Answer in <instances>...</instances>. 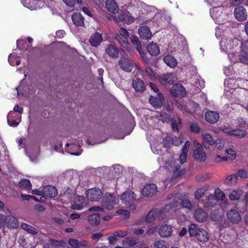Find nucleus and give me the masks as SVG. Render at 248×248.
I'll return each mask as SVG.
<instances>
[{
  "instance_id": "f257e3e1",
  "label": "nucleus",
  "mask_w": 248,
  "mask_h": 248,
  "mask_svg": "<svg viewBox=\"0 0 248 248\" xmlns=\"http://www.w3.org/2000/svg\"><path fill=\"white\" fill-rule=\"evenodd\" d=\"M168 199H173L171 204L173 207H176L179 204L183 208L190 209L192 205L186 194H170L168 196Z\"/></svg>"
},
{
  "instance_id": "f03ea898",
  "label": "nucleus",
  "mask_w": 248,
  "mask_h": 248,
  "mask_svg": "<svg viewBox=\"0 0 248 248\" xmlns=\"http://www.w3.org/2000/svg\"><path fill=\"white\" fill-rule=\"evenodd\" d=\"M188 232L190 237H194L201 242H206L209 239L207 232L195 224H190L188 226Z\"/></svg>"
},
{
  "instance_id": "7ed1b4c3",
  "label": "nucleus",
  "mask_w": 248,
  "mask_h": 248,
  "mask_svg": "<svg viewBox=\"0 0 248 248\" xmlns=\"http://www.w3.org/2000/svg\"><path fill=\"white\" fill-rule=\"evenodd\" d=\"M129 36V32L124 28H121L119 33L116 34L115 38L121 46V49H128L130 48V44L128 42V38Z\"/></svg>"
},
{
  "instance_id": "20e7f679",
  "label": "nucleus",
  "mask_w": 248,
  "mask_h": 248,
  "mask_svg": "<svg viewBox=\"0 0 248 248\" xmlns=\"http://www.w3.org/2000/svg\"><path fill=\"white\" fill-rule=\"evenodd\" d=\"M102 205L108 210H111L116 204L114 194L106 193L102 197Z\"/></svg>"
},
{
  "instance_id": "39448f33",
  "label": "nucleus",
  "mask_w": 248,
  "mask_h": 248,
  "mask_svg": "<svg viewBox=\"0 0 248 248\" xmlns=\"http://www.w3.org/2000/svg\"><path fill=\"white\" fill-rule=\"evenodd\" d=\"M226 215L228 220L232 223L237 224L241 221V215L235 209L229 210Z\"/></svg>"
},
{
  "instance_id": "423d86ee",
  "label": "nucleus",
  "mask_w": 248,
  "mask_h": 248,
  "mask_svg": "<svg viewBox=\"0 0 248 248\" xmlns=\"http://www.w3.org/2000/svg\"><path fill=\"white\" fill-rule=\"evenodd\" d=\"M195 149L193 151L194 158L200 161H204L206 159V155L203 152L202 146L196 141H194Z\"/></svg>"
},
{
  "instance_id": "0eeeda50",
  "label": "nucleus",
  "mask_w": 248,
  "mask_h": 248,
  "mask_svg": "<svg viewBox=\"0 0 248 248\" xmlns=\"http://www.w3.org/2000/svg\"><path fill=\"white\" fill-rule=\"evenodd\" d=\"M177 78L173 73H168L160 76L159 80L162 85H165L167 83L172 85L177 81Z\"/></svg>"
},
{
  "instance_id": "6e6552de",
  "label": "nucleus",
  "mask_w": 248,
  "mask_h": 248,
  "mask_svg": "<svg viewBox=\"0 0 248 248\" xmlns=\"http://www.w3.org/2000/svg\"><path fill=\"white\" fill-rule=\"evenodd\" d=\"M121 68L126 72H130L133 69L134 65L132 61L124 57L121 58L118 62Z\"/></svg>"
},
{
  "instance_id": "1a4fd4ad",
  "label": "nucleus",
  "mask_w": 248,
  "mask_h": 248,
  "mask_svg": "<svg viewBox=\"0 0 248 248\" xmlns=\"http://www.w3.org/2000/svg\"><path fill=\"white\" fill-rule=\"evenodd\" d=\"M86 195L91 201H97L102 196V192L98 188H91L87 190Z\"/></svg>"
},
{
  "instance_id": "9d476101",
  "label": "nucleus",
  "mask_w": 248,
  "mask_h": 248,
  "mask_svg": "<svg viewBox=\"0 0 248 248\" xmlns=\"http://www.w3.org/2000/svg\"><path fill=\"white\" fill-rule=\"evenodd\" d=\"M234 14L236 19L239 21H245L247 18V13L246 9L242 6L235 8Z\"/></svg>"
},
{
  "instance_id": "9b49d317",
  "label": "nucleus",
  "mask_w": 248,
  "mask_h": 248,
  "mask_svg": "<svg viewBox=\"0 0 248 248\" xmlns=\"http://www.w3.org/2000/svg\"><path fill=\"white\" fill-rule=\"evenodd\" d=\"M164 97L160 93H158L156 96H151L149 98L150 104L156 108H161L163 105Z\"/></svg>"
},
{
  "instance_id": "f8f14e48",
  "label": "nucleus",
  "mask_w": 248,
  "mask_h": 248,
  "mask_svg": "<svg viewBox=\"0 0 248 248\" xmlns=\"http://www.w3.org/2000/svg\"><path fill=\"white\" fill-rule=\"evenodd\" d=\"M161 216V218H163L164 213L162 211L158 210L156 208H153L147 215L145 221L147 223H150L155 220L156 218Z\"/></svg>"
},
{
  "instance_id": "ddd939ff",
  "label": "nucleus",
  "mask_w": 248,
  "mask_h": 248,
  "mask_svg": "<svg viewBox=\"0 0 248 248\" xmlns=\"http://www.w3.org/2000/svg\"><path fill=\"white\" fill-rule=\"evenodd\" d=\"M157 192V187L154 184H150L146 185L142 189V194L146 197H152Z\"/></svg>"
},
{
  "instance_id": "4468645a",
  "label": "nucleus",
  "mask_w": 248,
  "mask_h": 248,
  "mask_svg": "<svg viewBox=\"0 0 248 248\" xmlns=\"http://www.w3.org/2000/svg\"><path fill=\"white\" fill-rule=\"evenodd\" d=\"M219 114L216 111H207L205 114V119L208 123L211 124H215L218 121Z\"/></svg>"
},
{
  "instance_id": "2eb2a0df",
  "label": "nucleus",
  "mask_w": 248,
  "mask_h": 248,
  "mask_svg": "<svg viewBox=\"0 0 248 248\" xmlns=\"http://www.w3.org/2000/svg\"><path fill=\"white\" fill-rule=\"evenodd\" d=\"M170 93L174 96L183 97L186 93V90L180 84H175L170 90Z\"/></svg>"
},
{
  "instance_id": "dca6fc26",
  "label": "nucleus",
  "mask_w": 248,
  "mask_h": 248,
  "mask_svg": "<svg viewBox=\"0 0 248 248\" xmlns=\"http://www.w3.org/2000/svg\"><path fill=\"white\" fill-rule=\"evenodd\" d=\"M172 232V229L171 227L167 224L161 225L158 230L159 235L163 238L171 236Z\"/></svg>"
},
{
  "instance_id": "f3484780",
  "label": "nucleus",
  "mask_w": 248,
  "mask_h": 248,
  "mask_svg": "<svg viewBox=\"0 0 248 248\" xmlns=\"http://www.w3.org/2000/svg\"><path fill=\"white\" fill-rule=\"evenodd\" d=\"M117 19L122 22L126 23H131L134 22V18L131 16V14L127 11H121L117 16Z\"/></svg>"
},
{
  "instance_id": "a211bd4d",
  "label": "nucleus",
  "mask_w": 248,
  "mask_h": 248,
  "mask_svg": "<svg viewBox=\"0 0 248 248\" xmlns=\"http://www.w3.org/2000/svg\"><path fill=\"white\" fill-rule=\"evenodd\" d=\"M102 41L103 37L101 34L96 31L93 33L89 39L91 45L93 47L99 46Z\"/></svg>"
},
{
  "instance_id": "6ab92c4d",
  "label": "nucleus",
  "mask_w": 248,
  "mask_h": 248,
  "mask_svg": "<svg viewBox=\"0 0 248 248\" xmlns=\"http://www.w3.org/2000/svg\"><path fill=\"white\" fill-rule=\"evenodd\" d=\"M194 216L197 221L203 222L207 218V213L202 208H199L195 210Z\"/></svg>"
},
{
  "instance_id": "aec40b11",
  "label": "nucleus",
  "mask_w": 248,
  "mask_h": 248,
  "mask_svg": "<svg viewBox=\"0 0 248 248\" xmlns=\"http://www.w3.org/2000/svg\"><path fill=\"white\" fill-rule=\"evenodd\" d=\"M132 86L136 92L140 93H143L145 89L143 81L139 78L133 79Z\"/></svg>"
},
{
  "instance_id": "412c9836",
  "label": "nucleus",
  "mask_w": 248,
  "mask_h": 248,
  "mask_svg": "<svg viewBox=\"0 0 248 248\" xmlns=\"http://www.w3.org/2000/svg\"><path fill=\"white\" fill-rule=\"evenodd\" d=\"M202 138L203 140V146L206 148L207 144L214 145L220 143V140H214L212 137L207 133H204L202 135Z\"/></svg>"
},
{
  "instance_id": "4be33fe9",
  "label": "nucleus",
  "mask_w": 248,
  "mask_h": 248,
  "mask_svg": "<svg viewBox=\"0 0 248 248\" xmlns=\"http://www.w3.org/2000/svg\"><path fill=\"white\" fill-rule=\"evenodd\" d=\"M138 32L140 37L145 40H149L152 37V32L147 26H141L138 29Z\"/></svg>"
},
{
  "instance_id": "5701e85b",
  "label": "nucleus",
  "mask_w": 248,
  "mask_h": 248,
  "mask_svg": "<svg viewBox=\"0 0 248 248\" xmlns=\"http://www.w3.org/2000/svg\"><path fill=\"white\" fill-rule=\"evenodd\" d=\"M68 244L73 248H80L81 247H86L88 245V242L86 240L72 238L69 239Z\"/></svg>"
},
{
  "instance_id": "b1692460",
  "label": "nucleus",
  "mask_w": 248,
  "mask_h": 248,
  "mask_svg": "<svg viewBox=\"0 0 248 248\" xmlns=\"http://www.w3.org/2000/svg\"><path fill=\"white\" fill-rule=\"evenodd\" d=\"M57 194V189L54 186H46L43 188V195L50 198H54Z\"/></svg>"
},
{
  "instance_id": "393cba45",
  "label": "nucleus",
  "mask_w": 248,
  "mask_h": 248,
  "mask_svg": "<svg viewBox=\"0 0 248 248\" xmlns=\"http://www.w3.org/2000/svg\"><path fill=\"white\" fill-rule=\"evenodd\" d=\"M84 197L80 196H76L75 198V204L73 206V208L78 210H81L86 205Z\"/></svg>"
},
{
  "instance_id": "a878e982",
  "label": "nucleus",
  "mask_w": 248,
  "mask_h": 248,
  "mask_svg": "<svg viewBox=\"0 0 248 248\" xmlns=\"http://www.w3.org/2000/svg\"><path fill=\"white\" fill-rule=\"evenodd\" d=\"M147 49L148 52L153 56H156L160 53L159 46L154 42H150L147 46Z\"/></svg>"
},
{
  "instance_id": "bb28decb",
  "label": "nucleus",
  "mask_w": 248,
  "mask_h": 248,
  "mask_svg": "<svg viewBox=\"0 0 248 248\" xmlns=\"http://www.w3.org/2000/svg\"><path fill=\"white\" fill-rule=\"evenodd\" d=\"M106 7L108 11L111 13H117L119 10V7L115 0H107L106 2Z\"/></svg>"
},
{
  "instance_id": "cd10ccee",
  "label": "nucleus",
  "mask_w": 248,
  "mask_h": 248,
  "mask_svg": "<svg viewBox=\"0 0 248 248\" xmlns=\"http://www.w3.org/2000/svg\"><path fill=\"white\" fill-rule=\"evenodd\" d=\"M134 199V193L132 192L123 193L121 196V200L124 203H129Z\"/></svg>"
},
{
  "instance_id": "c85d7f7f",
  "label": "nucleus",
  "mask_w": 248,
  "mask_h": 248,
  "mask_svg": "<svg viewBox=\"0 0 248 248\" xmlns=\"http://www.w3.org/2000/svg\"><path fill=\"white\" fill-rule=\"evenodd\" d=\"M100 216L99 214H93L88 217V221L91 225L96 226L100 224Z\"/></svg>"
},
{
  "instance_id": "c756f323",
  "label": "nucleus",
  "mask_w": 248,
  "mask_h": 248,
  "mask_svg": "<svg viewBox=\"0 0 248 248\" xmlns=\"http://www.w3.org/2000/svg\"><path fill=\"white\" fill-rule=\"evenodd\" d=\"M73 22L77 26H82L84 25V19L79 13H75L72 16Z\"/></svg>"
},
{
  "instance_id": "7c9ffc66",
  "label": "nucleus",
  "mask_w": 248,
  "mask_h": 248,
  "mask_svg": "<svg viewBox=\"0 0 248 248\" xmlns=\"http://www.w3.org/2000/svg\"><path fill=\"white\" fill-rule=\"evenodd\" d=\"M6 223L9 228H16L18 226V221L13 216H8L6 217Z\"/></svg>"
},
{
  "instance_id": "2f4dec72",
  "label": "nucleus",
  "mask_w": 248,
  "mask_h": 248,
  "mask_svg": "<svg viewBox=\"0 0 248 248\" xmlns=\"http://www.w3.org/2000/svg\"><path fill=\"white\" fill-rule=\"evenodd\" d=\"M165 63L170 67H175L177 65V61L174 57L168 55L164 57Z\"/></svg>"
},
{
  "instance_id": "473e14b6",
  "label": "nucleus",
  "mask_w": 248,
  "mask_h": 248,
  "mask_svg": "<svg viewBox=\"0 0 248 248\" xmlns=\"http://www.w3.org/2000/svg\"><path fill=\"white\" fill-rule=\"evenodd\" d=\"M21 228L32 235H35L38 233V230L29 224L23 223L20 225Z\"/></svg>"
},
{
  "instance_id": "72a5a7b5",
  "label": "nucleus",
  "mask_w": 248,
  "mask_h": 248,
  "mask_svg": "<svg viewBox=\"0 0 248 248\" xmlns=\"http://www.w3.org/2000/svg\"><path fill=\"white\" fill-rule=\"evenodd\" d=\"M162 144L163 146L168 149L172 145H175L176 146L178 145V143L176 144L173 141V139L170 136H166L164 137L162 140Z\"/></svg>"
},
{
  "instance_id": "f704fd0d",
  "label": "nucleus",
  "mask_w": 248,
  "mask_h": 248,
  "mask_svg": "<svg viewBox=\"0 0 248 248\" xmlns=\"http://www.w3.org/2000/svg\"><path fill=\"white\" fill-rule=\"evenodd\" d=\"M106 52L110 57H116L118 55V51L117 49L112 45H109L106 48Z\"/></svg>"
},
{
  "instance_id": "c9c22d12",
  "label": "nucleus",
  "mask_w": 248,
  "mask_h": 248,
  "mask_svg": "<svg viewBox=\"0 0 248 248\" xmlns=\"http://www.w3.org/2000/svg\"><path fill=\"white\" fill-rule=\"evenodd\" d=\"M247 132L245 130L241 129L232 130L231 136H234L238 138H242L246 136Z\"/></svg>"
},
{
  "instance_id": "e433bc0d",
  "label": "nucleus",
  "mask_w": 248,
  "mask_h": 248,
  "mask_svg": "<svg viewBox=\"0 0 248 248\" xmlns=\"http://www.w3.org/2000/svg\"><path fill=\"white\" fill-rule=\"evenodd\" d=\"M19 186L22 189L30 190L31 188V182L28 179H23L19 183Z\"/></svg>"
},
{
  "instance_id": "4c0bfd02",
  "label": "nucleus",
  "mask_w": 248,
  "mask_h": 248,
  "mask_svg": "<svg viewBox=\"0 0 248 248\" xmlns=\"http://www.w3.org/2000/svg\"><path fill=\"white\" fill-rule=\"evenodd\" d=\"M237 175L232 174L229 175L224 180L225 183L229 185H234L237 182Z\"/></svg>"
},
{
  "instance_id": "58836bf2",
  "label": "nucleus",
  "mask_w": 248,
  "mask_h": 248,
  "mask_svg": "<svg viewBox=\"0 0 248 248\" xmlns=\"http://www.w3.org/2000/svg\"><path fill=\"white\" fill-rule=\"evenodd\" d=\"M130 39L131 43L136 46V49L138 50L141 48V44L138 37L136 35L131 36Z\"/></svg>"
},
{
  "instance_id": "ea45409f",
  "label": "nucleus",
  "mask_w": 248,
  "mask_h": 248,
  "mask_svg": "<svg viewBox=\"0 0 248 248\" xmlns=\"http://www.w3.org/2000/svg\"><path fill=\"white\" fill-rule=\"evenodd\" d=\"M139 241L133 237H127L123 242L124 245H127L129 246H133L137 244Z\"/></svg>"
},
{
  "instance_id": "a19ab883",
  "label": "nucleus",
  "mask_w": 248,
  "mask_h": 248,
  "mask_svg": "<svg viewBox=\"0 0 248 248\" xmlns=\"http://www.w3.org/2000/svg\"><path fill=\"white\" fill-rule=\"evenodd\" d=\"M242 195L241 191H232L229 195V198L232 201L238 200Z\"/></svg>"
},
{
  "instance_id": "79ce46f5",
  "label": "nucleus",
  "mask_w": 248,
  "mask_h": 248,
  "mask_svg": "<svg viewBox=\"0 0 248 248\" xmlns=\"http://www.w3.org/2000/svg\"><path fill=\"white\" fill-rule=\"evenodd\" d=\"M185 170L181 167H175V170L173 174V177H178L182 176L185 173Z\"/></svg>"
},
{
  "instance_id": "37998d69",
  "label": "nucleus",
  "mask_w": 248,
  "mask_h": 248,
  "mask_svg": "<svg viewBox=\"0 0 248 248\" xmlns=\"http://www.w3.org/2000/svg\"><path fill=\"white\" fill-rule=\"evenodd\" d=\"M206 191L205 188H202L197 189L195 192L194 198L196 200H199L202 197Z\"/></svg>"
},
{
  "instance_id": "c03bdc74",
  "label": "nucleus",
  "mask_w": 248,
  "mask_h": 248,
  "mask_svg": "<svg viewBox=\"0 0 248 248\" xmlns=\"http://www.w3.org/2000/svg\"><path fill=\"white\" fill-rule=\"evenodd\" d=\"M215 197L217 200H223L225 197L224 193L219 189H217L215 191Z\"/></svg>"
},
{
  "instance_id": "a18cd8bd",
  "label": "nucleus",
  "mask_w": 248,
  "mask_h": 248,
  "mask_svg": "<svg viewBox=\"0 0 248 248\" xmlns=\"http://www.w3.org/2000/svg\"><path fill=\"white\" fill-rule=\"evenodd\" d=\"M165 242L163 240L156 241L154 243V248H167Z\"/></svg>"
},
{
  "instance_id": "49530a36",
  "label": "nucleus",
  "mask_w": 248,
  "mask_h": 248,
  "mask_svg": "<svg viewBox=\"0 0 248 248\" xmlns=\"http://www.w3.org/2000/svg\"><path fill=\"white\" fill-rule=\"evenodd\" d=\"M140 54V58L142 59V60L146 63H148L150 62L149 59L147 58L146 56V53L142 51V49L140 48L137 50Z\"/></svg>"
},
{
  "instance_id": "de8ad7c7",
  "label": "nucleus",
  "mask_w": 248,
  "mask_h": 248,
  "mask_svg": "<svg viewBox=\"0 0 248 248\" xmlns=\"http://www.w3.org/2000/svg\"><path fill=\"white\" fill-rule=\"evenodd\" d=\"M190 128L191 132L198 133L200 131V127L197 123H190Z\"/></svg>"
},
{
  "instance_id": "09e8293b",
  "label": "nucleus",
  "mask_w": 248,
  "mask_h": 248,
  "mask_svg": "<svg viewBox=\"0 0 248 248\" xmlns=\"http://www.w3.org/2000/svg\"><path fill=\"white\" fill-rule=\"evenodd\" d=\"M129 232L127 231H122V230H118L115 231L113 232V234L114 236H119V237H124L128 235Z\"/></svg>"
},
{
  "instance_id": "8fccbe9b",
  "label": "nucleus",
  "mask_w": 248,
  "mask_h": 248,
  "mask_svg": "<svg viewBox=\"0 0 248 248\" xmlns=\"http://www.w3.org/2000/svg\"><path fill=\"white\" fill-rule=\"evenodd\" d=\"M239 61L245 64H248V55L246 53L239 56Z\"/></svg>"
},
{
  "instance_id": "3c124183",
  "label": "nucleus",
  "mask_w": 248,
  "mask_h": 248,
  "mask_svg": "<svg viewBox=\"0 0 248 248\" xmlns=\"http://www.w3.org/2000/svg\"><path fill=\"white\" fill-rule=\"evenodd\" d=\"M117 213L119 214L124 215V217L125 219L128 218L130 216L129 212L126 210H119L117 211Z\"/></svg>"
},
{
  "instance_id": "603ef678",
  "label": "nucleus",
  "mask_w": 248,
  "mask_h": 248,
  "mask_svg": "<svg viewBox=\"0 0 248 248\" xmlns=\"http://www.w3.org/2000/svg\"><path fill=\"white\" fill-rule=\"evenodd\" d=\"M78 2H81V0H77ZM64 3L68 6L73 7L76 0H63Z\"/></svg>"
},
{
  "instance_id": "864d4df0",
  "label": "nucleus",
  "mask_w": 248,
  "mask_h": 248,
  "mask_svg": "<svg viewBox=\"0 0 248 248\" xmlns=\"http://www.w3.org/2000/svg\"><path fill=\"white\" fill-rule=\"evenodd\" d=\"M50 244L55 247H60L62 246L63 242L62 241H58L55 239H51L49 240Z\"/></svg>"
},
{
  "instance_id": "5fc2aeb1",
  "label": "nucleus",
  "mask_w": 248,
  "mask_h": 248,
  "mask_svg": "<svg viewBox=\"0 0 248 248\" xmlns=\"http://www.w3.org/2000/svg\"><path fill=\"white\" fill-rule=\"evenodd\" d=\"M226 153L228 155H230V158H231L232 159H234L235 158L236 155L235 154V151L232 149H227L226 150Z\"/></svg>"
},
{
  "instance_id": "6e6d98bb",
  "label": "nucleus",
  "mask_w": 248,
  "mask_h": 248,
  "mask_svg": "<svg viewBox=\"0 0 248 248\" xmlns=\"http://www.w3.org/2000/svg\"><path fill=\"white\" fill-rule=\"evenodd\" d=\"M190 145V143L189 141L187 140L185 142V145L182 149V152L183 153H186L188 152L189 146Z\"/></svg>"
},
{
  "instance_id": "4d7b16f0",
  "label": "nucleus",
  "mask_w": 248,
  "mask_h": 248,
  "mask_svg": "<svg viewBox=\"0 0 248 248\" xmlns=\"http://www.w3.org/2000/svg\"><path fill=\"white\" fill-rule=\"evenodd\" d=\"M237 175L241 178H245L247 177V173L245 170H240L237 172Z\"/></svg>"
},
{
  "instance_id": "13d9d810",
  "label": "nucleus",
  "mask_w": 248,
  "mask_h": 248,
  "mask_svg": "<svg viewBox=\"0 0 248 248\" xmlns=\"http://www.w3.org/2000/svg\"><path fill=\"white\" fill-rule=\"evenodd\" d=\"M103 236V234L101 232L94 233L92 234L91 238L94 240H99Z\"/></svg>"
},
{
  "instance_id": "bf43d9fd",
  "label": "nucleus",
  "mask_w": 248,
  "mask_h": 248,
  "mask_svg": "<svg viewBox=\"0 0 248 248\" xmlns=\"http://www.w3.org/2000/svg\"><path fill=\"white\" fill-rule=\"evenodd\" d=\"M187 157V154L182 152L180 155V160L181 164H184L186 160V158Z\"/></svg>"
},
{
  "instance_id": "052dcab7",
  "label": "nucleus",
  "mask_w": 248,
  "mask_h": 248,
  "mask_svg": "<svg viewBox=\"0 0 248 248\" xmlns=\"http://www.w3.org/2000/svg\"><path fill=\"white\" fill-rule=\"evenodd\" d=\"M156 231H157L156 227H152L148 229V230L147 231V232L146 233V235L150 236V235L154 234V233L155 232H156Z\"/></svg>"
},
{
  "instance_id": "680f3d73",
  "label": "nucleus",
  "mask_w": 248,
  "mask_h": 248,
  "mask_svg": "<svg viewBox=\"0 0 248 248\" xmlns=\"http://www.w3.org/2000/svg\"><path fill=\"white\" fill-rule=\"evenodd\" d=\"M133 231V233L137 235L142 234L144 232L143 229L141 228H134Z\"/></svg>"
},
{
  "instance_id": "e2e57ef3",
  "label": "nucleus",
  "mask_w": 248,
  "mask_h": 248,
  "mask_svg": "<svg viewBox=\"0 0 248 248\" xmlns=\"http://www.w3.org/2000/svg\"><path fill=\"white\" fill-rule=\"evenodd\" d=\"M89 210L90 211H104L103 208L98 207V206L91 207L89 208Z\"/></svg>"
},
{
  "instance_id": "0e129e2a",
  "label": "nucleus",
  "mask_w": 248,
  "mask_h": 248,
  "mask_svg": "<svg viewBox=\"0 0 248 248\" xmlns=\"http://www.w3.org/2000/svg\"><path fill=\"white\" fill-rule=\"evenodd\" d=\"M151 89L156 93H159V89L157 86L154 83H150V84Z\"/></svg>"
},
{
  "instance_id": "69168bd1",
  "label": "nucleus",
  "mask_w": 248,
  "mask_h": 248,
  "mask_svg": "<svg viewBox=\"0 0 248 248\" xmlns=\"http://www.w3.org/2000/svg\"><path fill=\"white\" fill-rule=\"evenodd\" d=\"M171 127L173 131H178V125L176 122L172 121L171 122Z\"/></svg>"
},
{
  "instance_id": "338daca9",
  "label": "nucleus",
  "mask_w": 248,
  "mask_h": 248,
  "mask_svg": "<svg viewBox=\"0 0 248 248\" xmlns=\"http://www.w3.org/2000/svg\"><path fill=\"white\" fill-rule=\"evenodd\" d=\"M21 196L23 200L27 201H29L32 198L31 195L27 194H21Z\"/></svg>"
},
{
  "instance_id": "774afa93",
  "label": "nucleus",
  "mask_w": 248,
  "mask_h": 248,
  "mask_svg": "<svg viewBox=\"0 0 248 248\" xmlns=\"http://www.w3.org/2000/svg\"><path fill=\"white\" fill-rule=\"evenodd\" d=\"M80 217V215L78 213H73L70 215V217L71 219H78Z\"/></svg>"
}]
</instances>
